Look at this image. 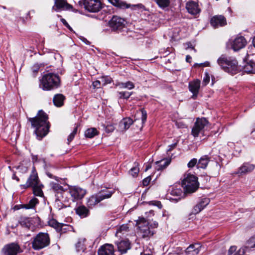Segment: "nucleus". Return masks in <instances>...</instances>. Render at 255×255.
<instances>
[{
  "mask_svg": "<svg viewBox=\"0 0 255 255\" xmlns=\"http://www.w3.org/2000/svg\"><path fill=\"white\" fill-rule=\"evenodd\" d=\"M210 158L208 156V155H207L201 157L197 163V168H201L203 169L207 167L209 161H210Z\"/></svg>",
  "mask_w": 255,
  "mask_h": 255,
  "instance_id": "28",
  "label": "nucleus"
},
{
  "mask_svg": "<svg viewBox=\"0 0 255 255\" xmlns=\"http://www.w3.org/2000/svg\"><path fill=\"white\" fill-rule=\"evenodd\" d=\"M61 21L62 22V23L64 25H65L67 28H68L70 31H72V28L71 27V26L69 25V24L67 23V22L66 21V20L62 18H61Z\"/></svg>",
  "mask_w": 255,
  "mask_h": 255,
  "instance_id": "58",
  "label": "nucleus"
},
{
  "mask_svg": "<svg viewBox=\"0 0 255 255\" xmlns=\"http://www.w3.org/2000/svg\"><path fill=\"white\" fill-rule=\"evenodd\" d=\"M69 193L72 198V200L75 201L82 199L86 195V191L78 186H69Z\"/></svg>",
  "mask_w": 255,
  "mask_h": 255,
  "instance_id": "13",
  "label": "nucleus"
},
{
  "mask_svg": "<svg viewBox=\"0 0 255 255\" xmlns=\"http://www.w3.org/2000/svg\"><path fill=\"white\" fill-rule=\"evenodd\" d=\"M93 86L94 88H100L102 85V82L100 80H96L93 82Z\"/></svg>",
  "mask_w": 255,
  "mask_h": 255,
  "instance_id": "53",
  "label": "nucleus"
},
{
  "mask_svg": "<svg viewBox=\"0 0 255 255\" xmlns=\"http://www.w3.org/2000/svg\"><path fill=\"white\" fill-rule=\"evenodd\" d=\"M48 116L43 110H39L35 117L27 118L32 128L35 129L34 133L39 140L46 136L50 127L48 121Z\"/></svg>",
  "mask_w": 255,
  "mask_h": 255,
  "instance_id": "1",
  "label": "nucleus"
},
{
  "mask_svg": "<svg viewBox=\"0 0 255 255\" xmlns=\"http://www.w3.org/2000/svg\"><path fill=\"white\" fill-rule=\"evenodd\" d=\"M139 233L142 238L149 239L154 234V231L152 230V225L144 218H140L137 222Z\"/></svg>",
  "mask_w": 255,
  "mask_h": 255,
  "instance_id": "7",
  "label": "nucleus"
},
{
  "mask_svg": "<svg viewBox=\"0 0 255 255\" xmlns=\"http://www.w3.org/2000/svg\"><path fill=\"white\" fill-rule=\"evenodd\" d=\"M114 193V191L107 189L102 190L90 196L87 200V205L89 208H92L103 200L111 198Z\"/></svg>",
  "mask_w": 255,
  "mask_h": 255,
  "instance_id": "4",
  "label": "nucleus"
},
{
  "mask_svg": "<svg viewBox=\"0 0 255 255\" xmlns=\"http://www.w3.org/2000/svg\"><path fill=\"white\" fill-rule=\"evenodd\" d=\"M38 201L37 199L35 198H33L29 201L28 204H25L24 205V207L27 209L33 208L38 203Z\"/></svg>",
  "mask_w": 255,
  "mask_h": 255,
  "instance_id": "41",
  "label": "nucleus"
},
{
  "mask_svg": "<svg viewBox=\"0 0 255 255\" xmlns=\"http://www.w3.org/2000/svg\"><path fill=\"white\" fill-rule=\"evenodd\" d=\"M65 97L61 94H56L53 99L54 105L57 107H62L64 104Z\"/></svg>",
  "mask_w": 255,
  "mask_h": 255,
  "instance_id": "25",
  "label": "nucleus"
},
{
  "mask_svg": "<svg viewBox=\"0 0 255 255\" xmlns=\"http://www.w3.org/2000/svg\"><path fill=\"white\" fill-rule=\"evenodd\" d=\"M208 124V121L205 118H197L192 129V134L195 137L198 136L200 133L204 132Z\"/></svg>",
  "mask_w": 255,
  "mask_h": 255,
  "instance_id": "8",
  "label": "nucleus"
},
{
  "mask_svg": "<svg viewBox=\"0 0 255 255\" xmlns=\"http://www.w3.org/2000/svg\"><path fill=\"white\" fill-rule=\"evenodd\" d=\"M141 121H142V124L143 125L145 121H146L147 119V113L146 111L144 109H141Z\"/></svg>",
  "mask_w": 255,
  "mask_h": 255,
  "instance_id": "50",
  "label": "nucleus"
},
{
  "mask_svg": "<svg viewBox=\"0 0 255 255\" xmlns=\"http://www.w3.org/2000/svg\"><path fill=\"white\" fill-rule=\"evenodd\" d=\"M133 123V120L130 118L123 119L120 123V126L122 129H128Z\"/></svg>",
  "mask_w": 255,
  "mask_h": 255,
  "instance_id": "29",
  "label": "nucleus"
},
{
  "mask_svg": "<svg viewBox=\"0 0 255 255\" xmlns=\"http://www.w3.org/2000/svg\"><path fill=\"white\" fill-rule=\"evenodd\" d=\"M129 231V227L127 224H124L120 226L117 228V232L116 233V236L117 237H121L122 235L126 234Z\"/></svg>",
  "mask_w": 255,
  "mask_h": 255,
  "instance_id": "32",
  "label": "nucleus"
},
{
  "mask_svg": "<svg viewBox=\"0 0 255 255\" xmlns=\"http://www.w3.org/2000/svg\"><path fill=\"white\" fill-rule=\"evenodd\" d=\"M109 24L112 30L121 31L125 27V20L118 16H113L109 21Z\"/></svg>",
  "mask_w": 255,
  "mask_h": 255,
  "instance_id": "12",
  "label": "nucleus"
},
{
  "mask_svg": "<svg viewBox=\"0 0 255 255\" xmlns=\"http://www.w3.org/2000/svg\"><path fill=\"white\" fill-rule=\"evenodd\" d=\"M217 63L226 72L235 75L240 71L238 62L233 57L222 55L217 60Z\"/></svg>",
  "mask_w": 255,
  "mask_h": 255,
  "instance_id": "2",
  "label": "nucleus"
},
{
  "mask_svg": "<svg viewBox=\"0 0 255 255\" xmlns=\"http://www.w3.org/2000/svg\"><path fill=\"white\" fill-rule=\"evenodd\" d=\"M182 186L185 192L192 193L195 192L199 188V183L196 176L192 174H187L182 182Z\"/></svg>",
  "mask_w": 255,
  "mask_h": 255,
  "instance_id": "5",
  "label": "nucleus"
},
{
  "mask_svg": "<svg viewBox=\"0 0 255 255\" xmlns=\"http://www.w3.org/2000/svg\"><path fill=\"white\" fill-rule=\"evenodd\" d=\"M210 199L204 198L201 200L200 202L194 206L193 213L194 214H198L205 207L210 203Z\"/></svg>",
  "mask_w": 255,
  "mask_h": 255,
  "instance_id": "21",
  "label": "nucleus"
},
{
  "mask_svg": "<svg viewBox=\"0 0 255 255\" xmlns=\"http://www.w3.org/2000/svg\"><path fill=\"white\" fill-rule=\"evenodd\" d=\"M247 246L246 248H254L255 247V240L254 238L251 237L247 242Z\"/></svg>",
  "mask_w": 255,
  "mask_h": 255,
  "instance_id": "48",
  "label": "nucleus"
},
{
  "mask_svg": "<svg viewBox=\"0 0 255 255\" xmlns=\"http://www.w3.org/2000/svg\"><path fill=\"white\" fill-rule=\"evenodd\" d=\"M46 175H47L49 178H54V179H55L57 181L59 182V179H60V178H59L58 177H57V176H54L52 174H51V173L50 172H49V171H46Z\"/></svg>",
  "mask_w": 255,
  "mask_h": 255,
  "instance_id": "59",
  "label": "nucleus"
},
{
  "mask_svg": "<svg viewBox=\"0 0 255 255\" xmlns=\"http://www.w3.org/2000/svg\"><path fill=\"white\" fill-rule=\"evenodd\" d=\"M244 71L249 74L255 73V62L252 61L248 62L244 67Z\"/></svg>",
  "mask_w": 255,
  "mask_h": 255,
  "instance_id": "30",
  "label": "nucleus"
},
{
  "mask_svg": "<svg viewBox=\"0 0 255 255\" xmlns=\"http://www.w3.org/2000/svg\"><path fill=\"white\" fill-rule=\"evenodd\" d=\"M3 255H17L22 252L20 246L15 243L5 245L2 250Z\"/></svg>",
  "mask_w": 255,
  "mask_h": 255,
  "instance_id": "11",
  "label": "nucleus"
},
{
  "mask_svg": "<svg viewBox=\"0 0 255 255\" xmlns=\"http://www.w3.org/2000/svg\"><path fill=\"white\" fill-rule=\"evenodd\" d=\"M197 163V160L196 158H193L188 163V167L189 168L193 167Z\"/></svg>",
  "mask_w": 255,
  "mask_h": 255,
  "instance_id": "51",
  "label": "nucleus"
},
{
  "mask_svg": "<svg viewBox=\"0 0 255 255\" xmlns=\"http://www.w3.org/2000/svg\"><path fill=\"white\" fill-rule=\"evenodd\" d=\"M210 81V77L207 73L206 74L205 77L204 78L203 80V83L204 85H206Z\"/></svg>",
  "mask_w": 255,
  "mask_h": 255,
  "instance_id": "60",
  "label": "nucleus"
},
{
  "mask_svg": "<svg viewBox=\"0 0 255 255\" xmlns=\"http://www.w3.org/2000/svg\"><path fill=\"white\" fill-rule=\"evenodd\" d=\"M200 87V81L199 80H195L189 82V90L192 93L193 95L192 98L196 99L199 93Z\"/></svg>",
  "mask_w": 255,
  "mask_h": 255,
  "instance_id": "17",
  "label": "nucleus"
},
{
  "mask_svg": "<svg viewBox=\"0 0 255 255\" xmlns=\"http://www.w3.org/2000/svg\"><path fill=\"white\" fill-rule=\"evenodd\" d=\"M118 250L122 254L126 253L130 249V243L128 240H122L116 242Z\"/></svg>",
  "mask_w": 255,
  "mask_h": 255,
  "instance_id": "23",
  "label": "nucleus"
},
{
  "mask_svg": "<svg viewBox=\"0 0 255 255\" xmlns=\"http://www.w3.org/2000/svg\"><path fill=\"white\" fill-rule=\"evenodd\" d=\"M149 225H152V230H154V229L158 227V223L154 221L152 223H149Z\"/></svg>",
  "mask_w": 255,
  "mask_h": 255,
  "instance_id": "63",
  "label": "nucleus"
},
{
  "mask_svg": "<svg viewBox=\"0 0 255 255\" xmlns=\"http://www.w3.org/2000/svg\"><path fill=\"white\" fill-rule=\"evenodd\" d=\"M71 227L68 225L60 223L59 226V230L58 232L61 234L66 233L67 231H69Z\"/></svg>",
  "mask_w": 255,
  "mask_h": 255,
  "instance_id": "44",
  "label": "nucleus"
},
{
  "mask_svg": "<svg viewBox=\"0 0 255 255\" xmlns=\"http://www.w3.org/2000/svg\"><path fill=\"white\" fill-rule=\"evenodd\" d=\"M118 85L121 88H127L128 90H131L134 88V84L131 81H128L125 83H119Z\"/></svg>",
  "mask_w": 255,
  "mask_h": 255,
  "instance_id": "39",
  "label": "nucleus"
},
{
  "mask_svg": "<svg viewBox=\"0 0 255 255\" xmlns=\"http://www.w3.org/2000/svg\"><path fill=\"white\" fill-rule=\"evenodd\" d=\"M170 163V161L166 159L157 161L156 164L158 166V170H162L167 167Z\"/></svg>",
  "mask_w": 255,
  "mask_h": 255,
  "instance_id": "40",
  "label": "nucleus"
},
{
  "mask_svg": "<svg viewBox=\"0 0 255 255\" xmlns=\"http://www.w3.org/2000/svg\"><path fill=\"white\" fill-rule=\"evenodd\" d=\"M131 9H134L135 8H139V9H142V8H144V6L141 4V3H138V4H133V5H131L130 4V7Z\"/></svg>",
  "mask_w": 255,
  "mask_h": 255,
  "instance_id": "57",
  "label": "nucleus"
},
{
  "mask_svg": "<svg viewBox=\"0 0 255 255\" xmlns=\"http://www.w3.org/2000/svg\"><path fill=\"white\" fill-rule=\"evenodd\" d=\"M255 168V165L249 163H244L239 169L236 174L242 175L253 171Z\"/></svg>",
  "mask_w": 255,
  "mask_h": 255,
  "instance_id": "20",
  "label": "nucleus"
},
{
  "mask_svg": "<svg viewBox=\"0 0 255 255\" xmlns=\"http://www.w3.org/2000/svg\"><path fill=\"white\" fill-rule=\"evenodd\" d=\"M32 188L34 195L39 197H42L43 196V193L42 190V188H43V185L41 183L39 184V185L33 186Z\"/></svg>",
  "mask_w": 255,
  "mask_h": 255,
  "instance_id": "35",
  "label": "nucleus"
},
{
  "mask_svg": "<svg viewBox=\"0 0 255 255\" xmlns=\"http://www.w3.org/2000/svg\"><path fill=\"white\" fill-rule=\"evenodd\" d=\"M85 239H79L76 244L75 247L77 252H84L86 249L84 242Z\"/></svg>",
  "mask_w": 255,
  "mask_h": 255,
  "instance_id": "38",
  "label": "nucleus"
},
{
  "mask_svg": "<svg viewBox=\"0 0 255 255\" xmlns=\"http://www.w3.org/2000/svg\"><path fill=\"white\" fill-rule=\"evenodd\" d=\"M40 68V66L38 64H35L32 67V70L34 75H36L38 72Z\"/></svg>",
  "mask_w": 255,
  "mask_h": 255,
  "instance_id": "55",
  "label": "nucleus"
},
{
  "mask_svg": "<svg viewBox=\"0 0 255 255\" xmlns=\"http://www.w3.org/2000/svg\"><path fill=\"white\" fill-rule=\"evenodd\" d=\"M50 189L55 193V196L62 195L65 191L64 188L59 183L55 182H51L49 184Z\"/></svg>",
  "mask_w": 255,
  "mask_h": 255,
  "instance_id": "24",
  "label": "nucleus"
},
{
  "mask_svg": "<svg viewBox=\"0 0 255 255\" xmlns=\"http://www.w3.org/2000/svg\"><path fill=\"white\" fill-rule=\"evenodd\" d=\"M186 8L188 12L192 15H196L200 12L198 2L193 0L188 2Z\"/></svg>",
  "mask_w": 255,
  "mask_h": 255,
  "instance_id": "18",
  "label": "nucleus"
},
{
  "mask_svg": "<svg viewBox=\"0 0 255 255\" xmlns=\"http://www.w3.org/2000/svg\"><path fill=\"white\" fill-rule=\"evenodd\" d=\"M99 132L96 128H90L86 130L85 135L87 137L93 138Z\"/></svg>",
  "mask_w": 255,
  "mask_h": 255,
  "instance_id": "37",
  "label": "nucleus"
},
{
  "mask_svg": "<svg viewBox=\"0 0 255 255\" xmlns=\"http://www.w3.org/2000/svg\"><path fill=\"white\" fill-rule=\"evenodd\" d=\"M210 23L214 27L223 26L227 24L226 18L221 15L214 16L210 20Z\"/></svg>",
  "mask_w": 255,
  "mask_h": 255,
  "instance_id": "15",
  "label": "nucleus"
},
{
  "mask_svg": "<svg viewBox=\"0 0 255 255\" xmlns=\"http://www.w3.org/2000/svg\"><path fill=\"white\" fill-rule=\"evenodd\" d=\"M132 94V92H128L127 91L119 92V98L121 99H128Z\"/></svg>",
  "mask_w": 255,
  "mask_h": 255,
  "instance_id": "45",
  "label": "nucleus"
},
{
  "mask_svg": "<svg viewBox=\"0 0 255 255\" xmlns=\"http://www.w3.org/2000/svg\"><path fill=\"white\" fill-rule=\"evenodd\" d=\"M156 2L158 6L164 9L169 6L170 4V0H153Z\"/></svg>",
  "mask_w": 255,
  "mask_h": 255,
  "instance_id": "36",
  "label": "nucleus"
},
{
  "mask_svg": "<svg viewBox=\"0 0 255 255\" xmlns=\"http://www.w3.org/2000/svg\"><path fill=\"white\" fill-rule=\"evenodd\" d=\"M114 246L111 244H106L99 249L98 255H114Z\"/></svg>",
  "mask_w": 255,
  "mask_h": 255,
  "instance_id": "19",
  "label": "nucleus"
},
{
  "mask_svg": "<svg viewBox=\"0 0 255 255\" xmlns=\"http://www.w3.org/2000/svg\"><path fill=\"white\" fill-rule=\"evenodd\" d=\"M40 183L35 168L33 166L31 173L28 177L26 184L20 185V187L21 189L25 190L29 187H32L39 185Z\"/></svg>",
  "mask_w": 255,
  "mask_h": 255,
  "instance_id": "9",
  "label": "nucleus"
},
{
  "mask_svg": "<svg viewBox=\"0 0 255 255\" xmlns=\"http://www.w3.org/2000/svg\"><path fill=\"white\" fill-rule=\"evenodd\" d=\"M176 143L170 145L169 146V148L168 149V151H171L172 149L174 148L176 146Z\"/></svg>",
  "mask_w": 255,
  "mask_h": 255,
  "instance_id": "64",
  "label": "nucleus"
},
{
  "mask_svg": "<svg viewBox=\"0 0 255 255\" xmlns=\"http://www.w3.org/2000/svg\"><path fill=\"white\" fill-rule=\"evenodd\" d=\"M102 82V85L105 86L108 84L111 83L112 79L109 76H103L100 78Z\"/></svg>",
  "mask_w": 255,
  "mask_h": 255,
  "instance_id": "46",
  "label": "nucleus"
},
{
  "mask_svg": "<svg viewBox=\"0 0 255 255\" xmlns=\"http://www.w3.org/2000/svg\"><path fill=\"white\" fill-rule=\"evenodd\" d=\"M113 5L123 9L129 8L130 7V4L127 3L126 2L121 0H108Z\"/></svg>",
  "mask_w": 255,
  "mask_h": 255,
  "instance_id": "27",
  "label": "nucleus"
},
{
  "mask_svg": "<svg viewBox=\"0 0 255 255\" xmlns=\"http://www.w3.org/2000/svg\"><path fill=\"white\" fill-rule=\"evenodd\" d=\"M237 248L235 246H232L228 251V254L229 255H232L236 251Z\"/></svg>",
  "mask_w": 255,
  "mask_h": 255,
  "instance_id": "62",
  "label": "nucleus"
},
{
  "mask_svg": "<svg viewBox=\"0 0 255 255\" xmlns=\"http://www.w3.org/2000/svg\"><path fill=\"white\" fill-rule=\"evenodd\" d=\"M56 199L55 201V205L57 206L59 209L63 208L64 206L62 203V199L63 198V195H60V196H55Z\"/></svg>",
  "mask_w": 255,
  "mask_h": 255,
  "instance_id": "43",
  "label": "nucleus"
},
{
  "mask_svg": "<svg viewBox=\"0 0 255 255\" xmlns=\"http://www.w3.org/2000/svg\"><path fill=\"white\" fill-rule=\"evenodd\" d=\"M48 225L54 228L57 232L59 230V226L60 223H58L55 219H51L48 222Z\"/></svg>",
  "mask_w": 255,
  "mask_h": 255,
  "instance_id": "42",
  "label": "nucleus"
},
{
  "mask_svg": "<svg viewBox=\"0 0 255 255\" xmlns=\"http://www.w3.org/2000/svg\"><path fill=\"white\" fill-rule=\"evenodd\" d=\"M185 193V192H183L181 188H172L170 191V194L174 197L171 198V199L177 202L184 197Z\"/></svg>",
  "mask_w": 255,
  "mask_h": 255,
  "instance_id": "22",
  "label": "nucleus"
},
{
  "mask_svg": "<svg viewBox=\"0 0 255 255\" xmlns=\"http://www.w3.org/2000/svg\"><path fill=\"white\" fill-rule=\"evenodd\" d=\"M32 220L27 217H21L18 221L19 224L22 227L29 228L32 224Z\"/></svg>",
  "mask_w": 255,
  "mask_h": 255,
  "instance_id": "34",
  "label": "nucleus"
},
{
  "mask_svg": "<svg viewBox=\"0 0 255 255\" xmlns=\"http://www.w3.org/2000/svg\"><path fill=\"white\" fill-rule=\"evenodd\" d=\"M50 243L49 235L47 233L40 232L33 238L31 242L32 248L34 250H40L48 246Z\"/></svg>",
  "mask_w": 255,
  "mask_h": 255,
  "instance_id": "6",
  "label": "nucleus"
},
{
  "mask_svg": "<svg viewBox=\"0 0 255 255\" xmlns=\"http://www.w3.org/2000/svg\"><path fill=\"white\" fill-rule=\"evenodd\" d=\"M60 79L58 75L53 73L44 75L40 80L39 87L45 91L57 88L60 86Z\"/></svg>",
  "mask_w": 255,
  "mask_h": 255,
  "instance_id": "3",
  "label": "nucleus"
},
{
  "mask_svg": "<svg viewBox=\"0 0 255 255\" xmlns=\"http://www.w3.org/2000/svg\"><path fill=\"white\" fill-rule=\"evenodd\" d=\"M84 5L85 8L91 12H97L103 6V3L100 0H84Z\"/></svg>",
  "mask_w": 255,
  "mask_h": 255,
  "instance_id": "10",
  "label": "nucleus"
},
{
  "mask_svg": "<svg viewBox=\"0 0 255 255\" xmlns=\"http://www.w3.org/2000/svg\"><path fill=\"white\" fill-rule=\"evenodd\" d=\"M151 178L150 176H148L144 178L142 181V184L144 186H147L149 185L151 181Z\"/></svg>",
  "mask_w": 255,
  "mask_h": 255,
  "instance_id": "52",
  "label": "nucleus"
},
{
  "mask_svg": "<svg viewBox=\"0 0 255 255\" xmlns=\"http://www.w3.org/2000/svg\"><path fill=\"white\" fill-rule=\"evenodd\" d=\"M247 41L243 36L237 37L233 41L232 47L234 51H238L245 47Z\"/></svg>",
  "mask_w": 255,
  "mask_h": 255,
  "instance_id": "14",
  "label": "nucleus"
},
{
  "mask_svg": "<svg viewBox=\"0 0 255 255\" xmlns=\"http://www.w3.org/2000/svg\"><path fill=\"white\" fill-rule=\"evenodd\" d=\"M176 126L178 128H187L186 125L182 122L176 121L175 123Z\"/></svg>",
  "mask_w": 255,
  "mask_h": 255,
  "instance_id": "56",
  "label": "nucleus"
},
{
  "mask_svg": "<svg viewBox=\"0 0 255 255\" xmlns=\"http://www.w3.org/2000/svg\"><path fill=\"white\" fill-rule=\"evenodd\" d=\"M76 213L81 218H85L89 215V210L84 206H80L76 209Z\"/></svg>",
  "mask_w": 255,
  "mask_h": 255,
  "instance_id": "31",
  "label": "nucleus"
},
{
  "mask_svg": "<svg viewBox=\"0 0 255 255\" xmlns=\"http://www.w3.org/2000/svg\"><path fill=\"white\" fill-rule=\"evenodd\" d=\"M245 253V248H241L237 253L234 255H244Z\"/></svg>",
  "mask_w": 255,
  "mask_h": 255,
  "instance_id": "61",
  "label": "nucleus"
},
{
  "mask_svg": "<svg viewBox=\"0 0 255 255\" xmlns=\"http://www.w3.org/2000/svg\"><path fill=\"white\" fill-rule=\"evenodd\" d=\"M138 172L139 168L136 166L131 168V169L129 171V174H131L133 177L136 176Z\"/></svg>",
  "mask_w": 255,
  "mask_h": 255,
  "instance_id": "49",
  "label": "nucleus"
},
{
  "mask_svg": "<svg viewBox=\"0 0 255 255\" xmlns=\"http://www.w3.org/2000/svg\"><path fill=\"white\" fill-rule=\"evenodd\" d=\"M72 8V5L68 3L66 0H55L52 9L58 11L60 10H69Z\"/></svg>",
  "mask_w": 255,
  "mask_h": 255,
  "instance_id": "16",
  "label": "nucleus"
},
{
  "mask_svg": "<svg viewBox=\"0 0 255 255\" xmlns=\"http://www.w3.org/2000/svg\"><path fill=\"white\" fill-rule=\"evenodd\" d=\"M201 247L200 244H192L186 249V253L187 254L192 253L193 255H197L199 253Z\"/></svg>",
  "mask_w": 255,
  "mask_h": 255,
  "instance_id": "26",
  "label": "nucleus"
},
{
  "mask_svg": "<svg viewBox=\"0 0 255 255\" xmlns=\"http://www.w3.org/2000/svg\"><path fill=\"white\" fill-rule=\"evenodd\" d=\"M31 165L30 160H24L17 167V169L22 173H25L28 171V168Z\"/></svg>",
  "mask_w": 255,
  "mask_h": 255,
  "instance_id": "33",
  "label": "nucleus"
},
{
  "mask_svg": "<svg viewBox=\"0 0 255 255\" xmlns=\"http://www.w3.org/2000/svg\"><path fill=\"white\" fill-rule=\"evenodd\" d=\"M78 127L76 126L73 129V131L70 133V134L68 136L67 140L68 143L69 144L70 141H71L75 137V135L76 134L77 132Z\"/></svg>",
  "mask_w": 255,
  "mask_h": 255,
  "instance_id": "47",
  "label": "nucleus"
},
{
  "mask_svg": "<svg viewBox=\"0 0 255 255\" xmlns=\"http://www.w3.org/2000/svg\"><path fill=\"white\" fill-rule=\"evenodd\" d=\"M115 127L112 125H107L105 127V130L107 132H111L114 131Z\"/></svg>",
  "mask_w": 255,
  "mask_h": 255,
  "instance_id": "54",
  "label": "nucleus"
}]
</instances>
